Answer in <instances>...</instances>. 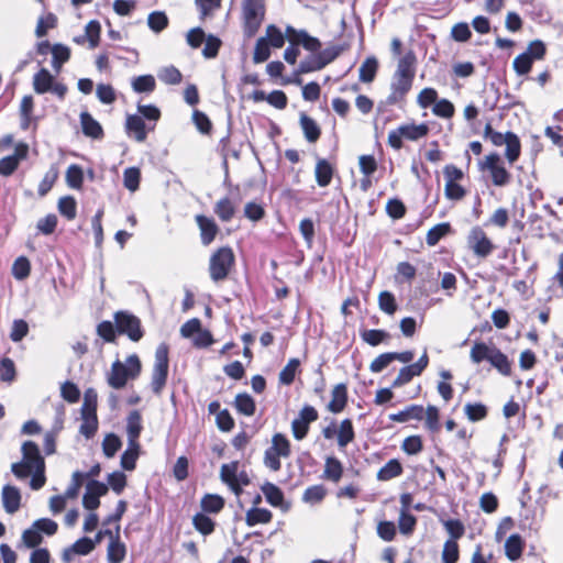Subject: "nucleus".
<instances>
[{
	"label": "nucleus",
	"mask_w": 563,
	"mask_h": 563,
	"mask_svg": "<svg viewBox=\"0 0 563 563\" xmlns=\"http://www.w3.org/2000/svg\"><path fill=\"white\" fill-rule=\"evenodd\" d=\"M141 181V170L137 167H128L123 172V185L124 187L134 192L139 189Z\"/></svg>",
	"instance_id": "obj_47"
},
{
	"label": "nucleus",
	"mask_w": 563,
	"mask_h": 563,
	"mask_svg": "<svg viewBox=\"0 0 563 563\" xmlns=\"http://www.w3.org/2000/svg\"><path fill=\"white\" fill-rule=\"evenodd\" d=\"M157 77L166 85H177L183 79L181 73L175 66H167L162 68L158 71Z\"/></svg>",
	"instance_id": "obj_53"
},
{
	"label": "nucleus",
	"mask_w": 563,
	"mask_h": 563,
	"mask_svg": "<svg viewBox=\"0 0 563 563\" xmlns=\"http://www.w3.org/2000/svg\"><path fill=\"white\" fill-rule=\"evenodd\" d=\"M141 452L139 441H128V448L121 455V467L125 471H133L136 467V461Z\"/></svg>",
	"instance_id": "obj_19"
},
{
	"label": "nucleus",
	"mask_w": 563,
	"mask_h": 563,
	"mask_svg": "<svg viewBox=\"0 0 563 563\" xmlns=\"http://www.w3.org/2000/svg\"><path fill=\"white\" fill-rule=\"evenodd\" d=\"M234 407L240 413L247 417L253 416L256 410L254 399L246 393H240L235 396Z\"/></svg>",
	"instance_id": "obj_33"
},
{
	"label": "nucleus",
	"mask_w": 563,
	"mask_h": 563,
	"mask_svg": "<svg viewBox=\"0 0 563 563\" xmlns=\"http://www.w3.org/2000/svg\"><path fill=\"white\" fill-rule=\"evenodd\" d=\"M142 430V416L139 410H132L126 418L128 441H139Z\"/></svg>",
	"instance_id": "obj_23"
},
{
	"label": "nucleus",
	"mask_w": 563,
	"mask_h": 563,
	"mask_svg": "<svg viewBox=\"0 0 563 563\" xmlns=\"http://www.w3.org/2000/svg\"><path fill=\"white\" fill-rule=\"evenodd\" d=\"M54 84V76L46 69H40L33 78L34 91L38 95L48 92Z\"/></svg>",
	"instance_id": "obj_26"
},
{
	"label": "nucleus",
	"mask_w": 563,
	"mask_h": 563,
	"mask_svg": "<svg viewBox=\"0 0 563 563\" xmlns=\"http://www.w3.org/2000/svg\"><path fill=\"white\" fill-rule=\"evenodd\" d=\"M86 34L89 42V47L95 48L99 45L100 42V32H101V25L97 20H91L88 22V24L85 27Z\"/></svg>",
	"instance_id": "obj_63"
},
{
	"label": "nucleus",
	"mask_w": 563,
	"mask_h": 563,
	"mask_svg": "<svg viewBox=\"0 0 563 563\" xmlns=\"http://www.w3.org/2000/svg\"><path fill=\"white\" fill-rule=\"evenodd\" d=\"M82 423L80 424L79 432L86 438L91 439L98 430V417L81 415Z\"/></svg>",
	"instance_id": "obj_56"
},
{
	"label": "nucleus",
	"mask_w": 563,
	"mask_h": 563,
	"mask_svg": "<svg viewBox=\"0 0 563 563\" xmlns=\"http://www.w3.org/2000/svg\"><path fill=\"white\" fill-rule=\"evenodd\" d=\"M31 272L30 261L25 256L18 257L12 266V274L18 280L25 279Z\"/></svg>",
	"instance_id": "obj_61"
},
{
	"label": "nucleus",
	"mask_w": 563,
	"mask_h": 563,
	"mask_svg": "<svg viewBox=\"0 0 563 563\" xmlns=\"http://www.w3.org/2000/svg\"><path fill=\"white\" fill-rule=\"evenodd\" d=\"M416 55L412 51L407 52L397 64L395 76L413 79L416 71Z\"/></svg>",
	"instance_id": "obj_17"
},
{
	"label": "nucleus",
	"mask_w": 563,
	"mask_h": 563,
	"mask_svg": "<svg viewBox=\"0 0 563 563\" xmlns=\"http://www.w3.org/2000/svg\"><path fill=\"white\" fill-rule=\"evenodd\" d=\"M323 69L318 53H310L298 65V73H313Z\"/></svg>",
	"instance_id": "obj_46"
},
{
	"label": "nucleus",
	"mask_w": 563,
	"mask_h": 563,
	"mask_svg": "<svg viewBox=\"0 0 563 563\" xmlns=\"http://www.w3.org/2000/svg\"><path fill=\"white\" fill-rule=\"evenodd\" d=\"M506 145V157L510 164L515 163L520 156V140L518 135L511 131H508V139Z\"/></svg>",
	"instance_id": "obj_41"
},
{
	"label": "nucleus",
	"mask_w": 563,
	"mask_h": 563,
	"mask_svg": "<svg viewBox=\"0 0 563 563\" xmlns=\"http://www.w3.org/2000/svg\"><path fill=\"white\" fill-rule=\"evenodd\" d=\"M334 169L325 158H319L316 164L314 175L316 181L320 187L330 185L333 177Z\"/></svg>",
	"instance_id": "obj_22"
},
{
	"label": "nucleus",
	"mask_w": 563,
	"mask_h": 563,
	"mask_svg": "<svg viewBox=\"0 0 563 563\" xmlns=\"http://www.w3.org/2000/svg\"><path fill=\"white\" fill-rule=\"evenodd\" d=\"M142 369L140 357L131 354L125 363L115 360L111 365V372L108 374L107 382L114 389H122L129 379L139 377Z\"/></svg>",
	"instance_id": "obj_1"
},
{
	"label": "nucleus",
	"mask_w": 563,
	"mask_h": 563,
	"mask_svg": "<svg viewBox=\"0 0 563 563\" xmlns=\"http://www.w3.org/2000/svg\"><path fill=\"white\" fill-rule=\"evenodd\" d=\"M488 362L501 375L509 376L511 374V363L508 360V356L505 353H503L498 347H495L493 350V353H492Z\"/></svg>",
	"instance_id": "obj_27"
},
{
	"label": "nucleus",
	"mask_w": 563,
	"mask_h": 563,
	"mask_svg": "<svg viewBox=\"0 0 563 563\" xmlns=\"http://www.w3.org/2000/svg\"><path fill=\"white\" fill-rule=\"evenodd\" d=\"M79 119L85 136L93 140H101L104 136L102 125L88 111H82Z\"/></svg>",
	"instance_id": "obj_14"
},
{
	"label": "nucleus",
	"mask_w": 563,
	"mask_h": 563,
	"mask_svg": "<svg viewBox=\"0 0 563 563\" xmlns=\"http://www.w3.org/2000/svg\"><path fill=\"white\" fill-rule=\"evenodd\" d=\"M108 490L109 487L107 484L97 479H89L82 496V506L87 510H96L100 506V497L104 496Z\"/></svg>",
	"instance_id": "obj_9"
},
{
	"label": "nucleus",
	"mask_w": 563,
	"mask_h": 563,
	"mask_svg": "<svg viewBox=\"0 0 563 563\" xmlns=\"http://www.w3.org/2000/svg\"><path fill=\"white\" fill-rule=\"evenodd\" d=\"M168 352L169 349L166 343H161L155 351L151 387L153 393L156 395H161L167 382L169 367Z\"/></svg>",
	"instance_id": "obj_5"
},
{
	"label": "nucleus",
	"mask_w": 563,
	"mask_h": 563,
	"mask_svg": "<svg viewBox=\"0 0 563 563\" xmlns=\"http://www.w3.org/2000/svg\"><path fill=\"white\" fill-rule=\"evenodd\" d=\"M271 45L264 37H260L256 41L254 54H253V60L255 64H260L263 62H266L271 56Z\"/></svg>",
	"instance_id": "obj_58"
},
{
	"label": "nucleus",
	"mask_w": 563,
	"mask_h": 563,
	"mask_svg": "<svg viewBox=\"0 0 563 563\" xmlns=\"http://www.w3.org/2000/svg\"><path fill=\"white\" fill-rule=\"evenodd\" d=\"M332 399L328 404V410L339 413L344 410L347 404V386L344 383L335 385L331 393Z\"/></svg>",
	"instance_id": "obj_16"
},
{
	"label": "nucleus",
	"mask_w": 563,
	"mask_h": 563,
	"mask_svg": "<svg viewBox=\"0 0 563 563\" xmlns=\"http://www.w3.org/2000/svg\"><path fill=\"white\" fill-rule=\"evenodd\" d=\"M297 42L310 53H318L322 47L321 41L318 37L310 35L306 30H300Z\"/></svg>",
	"instance_id": "obj_52"
},
{
	"label": "nucleus",
	"mask_w": 563,
	"mask_h": 563,
	"mask_svg": "<svg viewBox=\"0 0 563 563\" xmlns=\"http://www.w3.org/2000/svg\"><path fill=\"white\" fill-rule=\"evenodd\" d=\"M272 450L276 451L283 457H288L291 453L290 442L283 433H275L272 438Z\"/></svg>",
	"instance_id": "obj_55"
},
{
	"label": "nucleus",
	"mask_w": 563,
	"mask_h": 563,
	"mask_svg": "<svg viewBox=\"0 0 563 563\" xmlns=\"http://www.w3.org/2000/svg\"><path fill=\"white\" fill-rule=\"evenodd\" d=\"M452 227L449 222L439 223L427 232L426 242L429 246L437 245L441 239L450 234Z\"/></svg>",
	"instance_id": "obj_32"
},
{
	"label": "nucleus",
	"mask_w": 563,
	"mask_h": 563,
	"mask_svg": "<svg viewBox=\"0 0 563 563\" xmlns=\"http://www.w3.org/2000/svg\"><path fill=\"white\" fill-rule=\"evenodd\" d=\"M125 131L130 136H133L137 142H144L146 140V124L142 117L137 114H128L125 121Z\"/></svg>",
	"instance_id": "obj_15"
},
{
	"label": "nucleus",
	"mask_w": 563,
	"mask_h": 563,
	"mask_svg": "<svg viewBox=\"0 0 563 563\" xmlns=\"http://www.w3.org/2000/svg\"><path fill=\"white\" fill-rule=\"evenodd\" d=\"M499 154L490 153L486 156L484 162H479V169L489 170L493 184L498 187H504L509 184L511 176L504 166L499 165Z\"/></svg>",
	"instance_id": "obj_7"
},
{
	"label": "nucleus",
	"mask_w": 563,
	"mask_h": 563,
	"mask_svg": "<svg viewBox=\"0 0 563 563\" xmlns=\"http://www.w3.org/2000/svg\"><path fill=\"white\" fill-rule=\"evenodd\" d=\"M354 438L355 432L352 420L349 418L342 420L338 432V445L340 448H345L354 440Z\"/></svg>",
	"instance_id": "obj_37"
},
{
	"label": "nucleus",
	"mask_w": 563,
	"mask_h": 563,
	"mask_svg": "<svg viewBox=\"0 0 563 563\" xmlns=\"http://www.w3.org/2000/svg\"><path fill=\"white\" fill-rule=\"evenodd\" d=\"M273 518V514L266 508L252 507L247 510L245 522L249 527L258 523H268Z\"/></svg>",
	"instance_id": "obj_29"
},
{
	"label": "nucleus",
	"mask_w": 563,
	"mask_h": 563,
	"mask_svg": "<svg viewBox=\"0 0 563 563\" xmlns=\"http://www.w3.org/2000/svg\"><path fill=\"white\" fill-rule=\"evenodd\" d=\"M58 211L67 220H74L77 214V202L73 196H64L58 200Z\"/></svg>",
	"instance_id": "obj_43"
},
{
	"label": "nucleus",
	"mask_w": 563,
	"mask_h": 563,
	"mask_svg": "<svg viewBox=\"0 0 563 563\" xmlns=\"http://www.w3.org/2000/svg\"><path fill=\"white\" fill-rule=\"evenodd\" d=\"M52 67L56 73H59L62 66L70 58V49L68 46L57 43L52 46Z\"/></svg>",
	"instance_id": "obj_30"
},
{
	"label": "nucleus",
	"mask_w": 563,
	"mask_h": 563,
	"mask_svg": "<svg viewBox=\"0 0 563 563\" xmlns=\"http://www.w3.org/2000/svg\"><path fill=\"white\" fill-rule=\"evenodd\" d=\"M413 79L406 77L393 76V80L390 84V95L386 99V103L389 106L396 104L402 101L406 95L411 89Z\"/></svg>",
	"instance_id": "obj_10"
},
{
	"label": "nucleus",
	"mask_w": 563,
	"mask_h": 563,
	"mask_svg": "<svg viewBox=\"0 0 563 563\" xmlns=\"http://www.w3.org/2000/svg\"><path fill=\"white\" fill-rule=\"evenodd\" d=\"M224 499L217 494H206L200 503L201 509L205 514H218L224 507Z\"/></svg>",
	"instance_id": "obj_34"
},
{
	"label": "nucleus",
	"mask_w": 563,
	"mask_h": 563,
	"mask_svg": "<svg viewBox=\"0 0 563 563\" xmlns=\"http://www.w3.org/2000/svg\"><path fill=\"white\" fill-rule=\"evenodd\" d=\"M192 525L203 536L211 534L216 527V522L205 512L196 514L192 518Z\"/></svg>",
	"instance_id": "obj_38"
},
{
	"label": "nucleus",
	"mask_w": 563,
	"mask_h": 563,
	"mask_svg": "<svg viewBox=\"0 0 563 563\" xmlns=\"http://www.w3.org/2000/svg\"><path fill=\"white\" fill-rule=\"evenodd\" d=\"M495 347V345H488L485 342H475L471 350L470 357L475 364H479L483 361H489Z\"/></svg>",
	"instance_id": "obj_35"
},
{
	"label": "nucleus",
	"mask_w": 563,
	"mask_h": 563,
	"mask_svg": "<svg viewBox=\"0 0 563 563\" xmlns=\"http://www.w3.org/2000/svg\"><path fill=\"white\" fill-rule=\"evenodd\" d=\"M214 213L223 222H229L234 217L235 208L229 197H224L216 203Z\"/></svg>",
	"instance_id": "obj_39"
},
{
	"label": "nucleus",
	"mask_w": 563,
	"mask_h": 563,
	"mask_svg": "<svg viewBox=\"0 0 563 563\" xmlns=\"http://www.w3.org/2000/svg\"><path fill=\"white\" fill-rule=\"evenodd\" d=\"M66 183L73 189H81L84 183V170L77 164H71L66 170Z\"/></svg>",
	"instance_id": "obj_45"
},
{
	"label": "nucleus",
	"mask_w": 563,
	"mask_h": 563,
	"mask_svg": "<svg viewBox=\"0 0 563 563\" xmlns=\"http://www.w3.org/2000/svg\"><path fill=\"white\" fill-rule=\"evenodd\" d=\"M424 418V409L421 405H410L404 410L390 413L389 419L395 422H407L409 420H422Z\"/></svg>",
	"instance_id": "obj_20"
},
{
	"label": "nucleus",
	"mask_w": 563,
	"mask_h": 563,
	"mask_svg": "<svg viewBox=\"0 0 563 563\" xmlns=\"http://www.w3.org/2000/svg\"><path fill=\"white\" fill-rule=\"evenodd\" d=\"M299 366L300 361L298 358H290L279 373V383L283 385H291L295 380Z\"/></svg>",
	"instance_id": "obj_44"
},
{
	"label": "nucleus",
	"mask_w": 563,
	"mask_h": 563,
	"mask_svg": "<svg viewBox=\"0 0 563 563\" xmlns=\"http://www.w3.org/2000/svg\"><path fill=\"white\" fill-rule=\"evenodd\" d=\"M243 32L245 37H253L263 20L265 14L264 0H243Z\"/></svg>",
	"instance_id": "obj_4"
},
{
	"label": "nucleus",
	"mask_w": 563,
	"mask_h": 563,
	"mask_svg": "<svg viewBox=\"0 0 563 563\" xmlns=\"http://www.w3.org/2000/svg\"><path fill=\"white\" fill-rule=\"evenodd\" d=\"M467 419L472 422L481 421L487 417V407L482 402H467L464 407Z\"/></svg>",
	"instance_id": "obj_49"
},
{
	"label": "nucleus",
	"mask_w": 563,
	"mask_h": 563,
	"mask_svg": "<svg viewBox=\"0 0 563 563\" xmlns=\"http://www.w3.org/2000/svg\"><path fill=\"white\" fill-rule=\"evenodd\" d=\"M156 82L152 75H141L133 79L132 88L135 92H152L155 89Z\"/></svg>",
	"instance_id": "obj_51"
},
{
	"label": "nucleus",
	"mask_w": 563,
	"mask_h": 563,
	"mask_svg": "<svg viewBox=\"0 0 563 563\" xmlns=\"http://www.w3.org/2000/svg\"><path fill=\"white\" fill-rule=\"evenodd\" d=\"M115 327L119 334H125L133 342H139L144 331L142 329L141 320L126 311H118L114 314Z\"/></svg>",
	"instance_id": "obj_6"
},
{
	"label": "nucleus",
	"mask_w": 563,
	"mask_h": 563,
	"mask_svg": "<svg viewBox=\"0 0 563 563\" xmlns=\"http://www.w3.org/2000/svg\"><path fill=\"white\" fill-rule=\"evenodd\" d=\"M195 220L200 231L201 244L205 246L210 245L219 233L218 224L212 218L205 214H197Z\"/></svg>",
	"instance_id": "obj_11"
},
{
	"label": "nucleus",
	"mask_w": 563,
	"mask_h": 563,
	"mask_svg": "<svg viewBox=\"0 0 563 563\" xmlns=\"http://www.w3.org/2000/svg\"><path fill=\"white\" fill-rule=\"evenodd\" d=\"M378 306L387 314H394L397 310L396 299L393 292L384 290L378 296Z\"/></svg>",
	"instance_id": "obj_59"
},
{
	"label": "nucleus",
	"mask_w": 563,
	"mask_h": 563,
	"mask_svg": "<svg viewBox=\"0 0 563 563\" xmlns=\"http://www.w3.org/2000/svg\"><path fill=\"white\" fill-rule=\"evenodd\" d=\"M325 494L327 490L322 485H313L303 492L302 500L309 504H317L323 500Z\"/></svg>",
	"instance_id": "obj_64"
},
{
	"label": "nucleus",
	"mask_w": 563,
	"mask_h": 563,
	"mask_svg": "<svg viewBox=\"0 0 563 563\" xmlns=\"http://www.w3.org/2000/svg\"><path fill=\"white\" fill-rule=\"evenodd\" d=\"M377 68V59L375 57H367L360 67V80L362 82H372L376 76Z\"/></svg>",
	"instance_id": "obj_40"
},
{
	"label": "nucleus",
	"mask_w": 563,
	"mask_h": 563,
	"mask_svg": "<svg viewBox=\"0 0 563 563\" xmlns=\"http://www.w3.org/2000/svg\"><path fill=\"white\" fill-rule=\"evenodd\" d=\"M432 112L440 118L450 119L454 115V104L448 99L437 100L433 104Z\"/></svg>",
	"instance_id": "obj_60"
},
{
	"label": "nucleus",
	"mask_w": 563,
	"mask_h": 563,
	"mask_svg": "<svg viewBox=\"0 0 563 563\" xmlns=\"http://www.w3.org/2000/svg\"><path fill=\"white\" fill-rule=\"evenodd\" d=\"M299 123L305 139L309 143H316L321 135V129L318 123L303 112L300 113Z\"/></svg>",
	"instance_id": "obj_18"
},
{
	"label": "nucleus",
	"mask_w": 563,
	"mask_h": 563,
	"mask_svg": "<svg viewBox=\"0 0 563 563\" xmlns=\"http://www.w3.org/2000/svg\"><path fill=\"white\" fill-rule=\"evenodd\" d=\"M120 526H117V536L110 540L107 551V560L109 563H121L126 554L124 543L119 539Z\"/></svg>",
	"instance_id": "obj_21"
},
{
	"label": "nucleus",
	"mask_w": 563,
	"mask_h": 563,
	"mask_svg": "<svg viewBox=\"0 0 563 563\" xmlns=\"http://www.w3.org/2000/svg\"><path fill=\"white\" fill-rule=\"evenodd\" d=\"M15 365L9 357H2L0 361V380L12 383L15 379Z\"/></svg>",
	"instance_id": "obj_62"
},
{
	"label": "nucleus",
	"mask_w": 563,
	"mask_h": 563,
	"mask_svg": "<svg viewBox=\"0 0 563 563\" xmlns=\"http://www.w3.org/2000/svg\"><path fill=\"white\" fill-rule=\"evenodd\" d=\"M22 460L11 465V472L19 479L30 476V471L45 465L40 446L34 441H25L21 446Z\"/></svg>",
	"instance_id": "obj_2"
},
{
	"label": "nucleus",
	"mask_w": 563,
	"mask_h": 563,
	"mask_svg": "<svg viewBox=\"0 0 563 563\" xmlns=\"http://www.w3.org/2000/svg\"><path fill=\"white\" fill-rule=\"evenodd\" d=\"M261 490L271 506L280 508L284 511L289 509V504L285 500L284 492L277 485L265 482L261 486Z\"/></svg>",
	"instance_id": "obj_12"
},
{
	"label": "nucleus",
	"mask_w": 563,
	"mask_h": 563,
	"mask_svg": "<svg viewBox=\"0 0 563 563\" xmlns=\"http://www.w3.org/2000/svg\"><path fill=\"white\" fill-rule=\"evenodd\" d=\"M467 244L474 254L482 258L490 255L494 250V244L479 227H475L471 230L467 236Z\"/></svg>",
	"instance_id": "obj_8"
},
{
	"label": "nucleus",
	"mask_w": 563,
	"mask_h": 563,
	"mask_svg": "<svg viewBox=\"0 0 563 563\" xmlns=\"http://www.w3.org/2000/svg\"><path fill=\"white\" fill-rule=\"evenodd\" d=\"M121 446L122 441L115 433H108L102 441V451L108 459L113 457Z\"/></svg>",
	"instance_id": "obj_48"
},
{
	"label": "nucleus",
	"mask_w": 563,
	"mask_h": 563,
	"mask_svg": "<svg viewBox=\"0 0 563 563\" xmlns=\"http://www.w3.org/2000/svg\"><path fill=\"white\" fill-rule=\"evenodd\" d=\"M400 134L410 141H418L428 135L429 126L426 123L420 124H402L399 126Z\"/></svg>",
	"instance_id": "obj_31"
},
{
	"label": "nucleus",
	"mask_w": 563,
	"mask_h": 563,
	"mask_svg": "<svg viewBox=\"0 0 563 563\" xmlns=\"http://www.w3.org/2000/svg\"><path fill=\"white\" fill-rule=\"evenodd\" d=\"M523 540L520 534H510L505 542V554L510 561H517L523 551Z\"/></svg>",
	"instance_id": "obj_24"
},
{
	"label": "nucleus",
	"mask_w": 563,
	"mask_h": 563,
	"mask_svg": "<svg viewBox=\"0 0 563 563\" xmlns=\"http://www.w3.org/2000/svg\"><path fill=\"white\" fill-rule=\"evenodd\" d=\"M263 37L266 38L269 45L275 48H280L285 44V35L275 24H269L266 27V35Z\"/></svg>",
	"instance_id": "obj_57"
},
{
	"label": "nucleus",
	"mask_w": 563,
	"mask_h": 563,
	"mask_svg": "<svg viewBox=\"0 0 563 563\" xmlns=\"http://www.w3.org/2000/svg\"><path fill=\"white\" fill-rule=\"evenodd\" d=\"M98 395L93 388L86 389L84 394V404L81 406V415L97 416Z\"/></svg>",
	"instance_id": "obj_50"
},
{
	"label": "nucleus",
	"mask_w": 563,
	"mask_h": 563,
	"mask_svg": "<svg viewBox=\"0 0 563 563\" xmlns=\"http://www.w3.org/2000/svg\"><path fill=\"white\" fill-rule=\"evenodd\" d=\"M362 340L371 346H377L390 339V334L382 329H371L361 332Z\"/></svg>",
	"instance_id": "obj_36"
},
{
	"label": "nucleus",
	"mask_w": 563,
	"mask_h": 563,
	"mask_svg": "<svg viewBox=\"0 0 563 563\" xmlns=\"http://www.w3.org/2000/svg\"><path fill=\"white\" fill-rule=\"evenodd\" d=\"M402 465L397 459L389 460L383 467L377 472L378 481H390L402 474Z\"/></svg>",
	"instance_id": "obj_28"
},
{
	"label": "nucleus",
	"mask_w": 563,
	"mask_h": 563,
	"mask_svg": "<svg viewBox=\"0 0 563 563\" xmlns=\"http://www.w3.org/2000/svg\"><path fill=\"white\" fill-rule=\"evenodd\" d=\"M2 506L7 514H14L21 506V492L12 485H4L1 493Z\"/></svg>",
	"instance_id": "obj_13"
},
{
	"label": "nucleus",
	"mask_w": 563,
	"mask_h": 563,
	"mask_svg": "<svg viewBox=\"0 0 563 563\" xmlns=\"http://www.w3.org/2000/svg\"><path fill=\"white\" fill-rule=\"evenodd\" d=\"M168 23V16L164 11H153L147 16V25L154 33L164 31Z\"/></svg>",
	"instance_id": "obj_42"
},
{
	"label": "nucleus",
	"mask_w": 563,
	"mask_h": 563,
	"mask_svg": "<svg viewBox=\"0 0 563 563\" xmlns=\"http://www.w3.org/2000/svg\"><path fill=\"white\" fill-rule=\"evenodd\" d=\"M117 327L115 322L112 323L111 321H101L97 325V334L103 339L104 342L108 343H114L117 340Z\"/></svg>",
	"instance_id": "obj_54"
},
{
	"label": "nucleus",
	"mask_w": 563,
	"mask_h": 563,
	"mask_svg": "<svg viewBox=\"0 0 563 563\" xmlns=\"http://www.w3.org/2000/svg\"><path fill=\"white\" fill-rule=\"evenodd\" d=\"M343 474V465L335 456H328L325 459L324 471L322 478L338 483Z\"/></svg>",
	"instance_id": "obj_25"
},
{
	"label": "nucleus",
	"mask_w": 563,
	"mask_h": 563,
	"mask_svg": "<svg viewBox=\"0 0 563 563\" xmlns=\"http://www.w3.org/2000/svg\"><path fill=\"white\" fill-rule=\"evenodd\" d=\"M235 264V255L230 246L219 247L209 260V275L212 282L219 283L228 278Z\"/></svg>",
	"instance_id": "obj_3"
}]
</instances>
